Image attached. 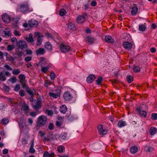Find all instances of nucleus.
<instances>
[{
    "instance_id": "obj_34",
    "label": "nucleus",
    "mask_w": 157,
    "mask_h": 157,
    "mask_svg": "<svg viewBox=\"0 0 157 157\" xmlns=\"http://www.w3.org/2000/svg\"><path fill=\"white\" fill-rule=\"evenodd\" d=\"M127 80L128 83L131 82L133 80V78L132 76L131 75H128L127 77Z\"/></svg>"
},
{
    "instance_id": "obj_12",
    "label": "nucleus",
    "mask_w": 157,
    "mask_h": 157,
    "mask_svg": "<svg viewBox=\"0 0 157 157\" xmlns=\"http://www.w3.org/2000/svg\"><path fill=\"white\" fill-rule=\"evenodd\" d=\"M45 53V51L44 49L42 48H39L36 51L37 55H43Z\"/></svg>"
},
{
    "instance_id": "obj_15",
    "label": "nucleus",
    "mask_w": 157,
    "mask_h": 157,
    "mask_svg": "<svg viewBox=\"0 0 157 157\" xmlns=\"http://www.w3.org/2000/svg\"><path fill=\"white\" fill-rule=\"evenodd\" d=\"M105 40L107 42L113 43L114 42V39L109 35H107L105 37Z\"/></svg>"
},
{
    "instance_id": "obj_28",
    "label": "nucleus",
    "mask_w": 157,
    "mask_h": 157,
    "mask_svg": "<svg viewBox=\"0 0 157 157\" xmlns=\"http://www.w3.org/2000/svg\"><path fill=\"white\" fill-rule=\"evenodd\" d=\"M140 67L138 66L134 65L133 68V70L135 72H138L140 71Z\"/></svg>"
},
{
    "instance_id": "obj_2",
    "label": "nucleus",
    "mask_w": 157,
    "mask_h": 157,
    "mask_svg": "<svg viewBox=\"0 0 157 157\" xmlns=\"http://www.w3.org/2000/svg\"><path fill=\"white\" fill-rule=\"evenodd\" d=\"M47 118L44 116H41L39 117L37 120L38 125L40 127L44 125L46 122Z\"/></svg>"
},
{
    "instance_id": "obj_24",
    "label": "nucleus",
    "mask_w": 157,
    "mask_h": 157,
    "mask_svg": "<svg viewBox=\"0 0 157 157\" xmlns=\"http://www.w3.org/2000/svg\"><path fill=\"white\" fill-rule=\"evenodd\" d=\"M138 151V148L136 146H132L130 148V151L131 153L134 154Z\"/></svg>"
},
{
    "instance_id": "obj_36",
    "label": "nucleus",
    "mask_w": 157,
    "mask_h": 157,
    "mask_svg": "<svg viewBox=\"0 0 157 157\" xmlns=\"http://www.w3.org/2000/svg\"><path fill=\"white\" fill-rule=\"evenodd\" d=\"M14 48V45H9L7 46V50L8 51L13 50Z\"/></svg>"
},
{
    "instance_id": "obj_1",
    "label": "nucleus",
    "mask_w": 157,
    "mask_h": 157,
    "mask_svg": "<svg viewBox=\"0 0 157 157\" xmlns=\"http://www.w3.org/2000/svg\"><path fill=\"white\" fill-rule=\"evenodd\" d=\"M17 10V11L21 12L23 13H25L29 12L30 10L28 3L25 2L18 5Z\"/></svg>"
},
{
    "instance_id": "obj_29",
    "label": "nucleus",
    "mask_w": 157,
    "mask_h": 157,
    "mask_svg": "<svg viewBox=\"0 0 157 157\" xmlns=\"http://www.w3.org/2000/svg\"><path fill=\"white\" fill-rule=\"evenodd\" d=\"M26 91L30 95L31 97H33V92L31 91L30 88L29 87H27L25 89Z\"/></svg>"
},
{
    "instance_id": "obj_39",
    "label": "nucleus",
    "mask_w": 157,
    "mask_h": 157,
    "mask_svg": "<svg viewBox=\"0 0 157 157\" xmlns=\"http://www.w3.org/2000/svg\"><path fill=\"white\" fill-rule=\"evenodd\" d=\"M49 67L47 66L45 67H41V71L44 73H45L48 70Z\"/></svg>"
},
{
    "instance_id": "obj_37",
    "label": "nucleus",
    "mask_w": 157,
    "mask_h": 157,
    "mask_svg": "<svg viewBox=\"0 0 157 157\" xmlns=\"http://www.w3.org/2000/svg\"><path fill=\"white\" fill-rule=\"evenodd\" d=\"M102 81V78L101 77H100L96 81V83L98 85L100 84L101 83Z\"/></svg>"
},
{
    "instance_id": "obj_54",
    "label": "nucleus",
    "mask_w": 157,
    "mask_h": 157,
    "mask_svg": "<svg viewBox=\"0 0 157 157\" xmlns=\"http://www.w3.org/2000/svg\"><path fill=\"white\" fill-rule=\"evenodd\" d=\"M90 5L92 6H95L97 5V2L95 0L92 1L91 2Z\"/></svg>"
},
{
    "instance_id": "obj_27",
    "label": "nucleus",
    "mask_w": 157,
    "mask_h": 157,
    "mask_svg": "<svg viewBox=\"0 0 157 157\" xmlns=\"http://www.w3.org/2000/svg\"><path fill=\"white\" fill-rule=\"evenodd\" d=\"M87 38L88 42L90 44L93 43L96 40L95 38L90 36H87Z\"/></svg>"
},
{
    "instance_id": "obj_58",
    "label": "nucleus",
    "mask_w": 157,
    "mask_h": 157,
    "mask_svg": "<svg viewBox=\"0 0 157 157\" xmlns=\"http://www.w3.org/2000/svg\"><path fill=\"white\" fill-rule=\"evenodd\" d=\"M4 67L5 68H6V69L7 70H10V71H11V70H12V68L11 67H10L8 65H5L4 66Z\"/></svg>"
},
{
    "instance_id": "obj_35",
    "label": "nucleus",
    "mask_w": 157,
    "mask_h": 157,
    "mask_svg": "<svg viewBox=\"0 0 157 157\" xmlns=\"http://www.w3.org/2000/svg\"><path fill=\"white\" fill-rule=\"evenodd\" d=\"M64 148L63 146H59L57 147V149L58 152L60 153H62L63 152V150Z\"/></svg>"
},
{
    "instance_id": "obj_51",
    "label": "nucleus",
    "mask_w": 157,
    "mask_h": 157,
    "mask_svg": "<svg viewBox=\"0 0 157 157\" xmlns=\"http://www.w3.org/2000/svg\"><path fill=\"white\" fill-rule=\"evenodd\" d=\"M46 35L48 38H50L52 40L54 39L52 35L50 33H47L46 34Z\"/></svg>"
},
{
    "instance_id": "obj_49",
    "label": "nucleus",
    "mask_w": 157,
    "mask_h": 157,
    "mask_svg": "<svg viewBox=\"0 0 157 157\" xmlns=\"http://www.w3.org/2000/svg\"><path fill=\"white\" fill-rule=\"evenodd\" d=\"M151 119L153 120H156L157 119V114L153 113L151 116Z\"/></svg>"
},
{
    "instance_id": "obj_7",
    "label": "nucleus",
    "mask_w": 157,
    "mask_h": 157,
    "mask_svg": "<svg viewBox=\"0 0 157 157\" xmlns=\"http://www.w3.org/2000/svg\"><path fill=\"white\" fill-rule=\"evenodd\" d=\"M86 15L85 14L82 16H79L77 19V22L80 24H82L85 21V18Z\"/></svg>"
},
{
    "instance_id": "obj_16",
    "label": "nucleus",
    "mask_w": 157,
    "mask_h": 157,
    "mask_svg": "<svg viewBox=\"0 0 157 157\" xmlns=\"http://www.w3.org/2000/svg\"><path fill=\"white\" fill-rule=\"evenodd\" d=\"M67 25L68 29L71 30H75L76 29L75 25L72 23H69Z\"/></svg>"
},
{
    "instance_id": "obj_13",
    "label": "nucleus",
    "mask_w": 157,
    "mask_h": 157,
    "mask_svg": "<svg viewBox=\"0 0 157 157\" xmlns=\"http://www.w3.org/2000/svg\"><path fill=\"white\" fill-rule=\"evenodd\" d=\"M2 68L0 67V80L4 81L6 79V77L4 74V71H2Z\"/></svg>"
},
{
    "instance_id": "obj_41",
    "label": "nucleus",
    "mask_w": 157,
    "mask_h": 157,
    "mask_svg": "<svg viewBox=\"0 0 157 157\" xmlns=\"http://www.w3.org/2000/svg\"><path fill=\"white\" fill-rule=\"evenodd\" d=\"M9 121L6 118H3L1 122L3 124H6Z\"/></svg>"
},
{
    "instance_id": "obj_63",
    "label": "nucleus",
    "mask_w": 157,
    "mask_h": 157,
    "mask_svg": "<svg viewBox=\"0 0 157 157\" xmlns=\"http://www.w3.org/2000/svg\"><path fill=\"white\" fill-rule=\"evenodd\" d=\"M4 74L5 76H10V74L8 71H6L5 72L4 71Z\"/></svg>"
},
{
    "instance_id": "obj_57",
    "label": "nucleus",
    "mask_w": 157,
    "mask_h": 157,
    "mask_svg": "<svg viewBox=\"0 0 157 157\" xmlns=\"http://www.w3.org/2000/svg\"><path fill=\"white\" fill-rule=\"evenodd\" d=\"M103 129V126L101 124H100L98 126V129L99 132L101 131V130H102Z\"/></svg>"
},
{
    "instance_id": "obj_33",
    "label": "nucleus",
    "mask_w": 157,
    "mask_h": 157,
    "mask_svg": "<svg viewBox=\"0 0 157 157\" xmlns=\"http://www.w3.org/2000/svg\"><path fill=\"white\" fill-rule=\"evenodd\" d=\"M146 29L145 26L143 25H139V30L140 31H144Z\"/></svg>"
},
{
    "instance_id": "obj_55",
    "label": "nucleus",
    "mask_w": 157,
    "mask_h": 157,
    "mask_svg": "<svg viewBox=\"0 0 157 157\" xmlns=\"http://www.w3.org/2000/svg\"><path fill=\"white\" fill-rule=\"evenodd\" d=\"M31 59L32 57L31 56H28L26 57L25 59V60L27 62H29L31 60Z\"/></svg>"
},
{
    "instance_id": "obj_4",
    "label": "nucleus",
    "mask_w": 157,
    "mask_h": 157,
    "mask_svg": "<svg viewBox=\"0 0 157 157\" xmlns=\"http://www.w3.org/2000/svg\"><path fill=\"white\" fill-rule=\"evenodd\" d=\"M18 46L22 49H25L27 48V45L25 42L22 40H20L17 43Z\"/></svg>"
},
{
    "instance_id": "obj_56",
    "label": "nucleus",
    "mask_w": 157,
    "mask_h": 157,
    "mask_svg": "<svg viewBox=\"0 0 157 157\" xmlns=\"http://www.w3.org/2000/svg\"><path fill=\"white\" fill-rule=\"evenodd\" d=\"M7 59L10 62H13L14 60V58L12 56L8 57L7 58Z\"/></svg>"
},
{
    "instance_id": "obj_22",
    "label": "nucleus",
    "mask_w": 157,
    "mask_h": 157,
    "mask_svg": "<svg viewBox=\"0 0 157 157\" xmlns=\"http://www.w3.org/2000/svg\"><path fill=\"white\" fill-rule=\"evenodd\" d=\"M2 35L3 36H10V31L8 29H5L2 33Z\"/></svg>"
},
{
    "instance_id": "obj_18",
    "label": "nucleus",
    "mask_w": 157,
    "mask_h": 157,
    "mask_svg": "<svg viewBox=\"0 0 157 157\" xmlns=\"http://www.w3.org/2000/svg\"><path fill=\"white\" fill-rule=\"evenodd\" d=\"M41 102L39 100H38L37 101L36 104L33 106V108L35 110H38L41 107Z\"/></svg>"
},
{
    "instance_id": "obj_40",
    "label": "nucleus",
    "mask_w": 157,
    "mask_h": 157,
    "mask_svg": "<svg viewBox=\"0 0 157 157\" xmlns=\"http://www.w3.org/2000/svg\"><path fill=\"white\" fill-rule=\"evenodd\" d=\"M67 136V134L66 133H64L61 134L60 136V138L61 139L64 140L66 139V138Z\"/></svg>"
},
{
    "instance_id": "obj_52",
    "label": "nucleus",
    "mask_w": 157,
    "mask_h": 157,
    "mask_svg": "<svg viewBox=\"0 0 157 157\" xmlns=\"http://www.w3.org/2000/svg\"><path fill=\"white\" fill-rule=\"evenodd\" d=\"M13 33H14V34L16 36H19L21 35L19 31H17V30H14Z\"/></svg>"
},
{
    "instance_id": "obj_20",
    "label": "nucleus",
    "mask_w": 157,
    "mask_h": 157,
    "mask_svg": "<svg viewBox=\"0 0 157 157\" xmlns=\"http://www.w3.org/2000/svg\"><path fill=\"white\" fill-rule=\"evenodd\" d=\"M67 108L65 105H63L61 106L59 109L60 112L63 113H65L67 111Z\"/></svg>"
},
{
    "instance_id": "obj_60",
    "label": "nucleus",
    "mask_w": 157,
    "mask_h": 157,
    "mask_svg": "<svg viewBox=\"0 0 157 157\" xmlns=\"http://www.w3.org/2000/svg\"><path fill=\"white\" fill-rule=\"evenodd\" d=\"M26 53L27 55H30L32 53V51L29 49H26Z\"/></svg>"
},
{
    "instance_id": "obj_32",
    "label": "nucleus",
    "mask_w": 157,
    "mask_h": 157,
    "mask_svg": "<svg viewBox=\"0 0 157 157\" xmlns=\"http://www.w3.org/2000/svg\"><path fill=\"white\" fill-rule=\"evenodd\" d=\"M12 74L15 75H17L20 73V71L17 69L13 70L12 71Z\"/></svg>"
},
{
    "instance_id": "obj_53",
    "label": "nucleus",
    "mask_w": 157,
    "mask_h": 157,
    "mask_svg": "<svg viewBox=\"0 0 157 157\" xmlns=\"http://www.w3.org/2000/svg\"><path fill=\"white\" fill-rule=\"evenodd\" d=\"M54 125L52 123H50L48 125V128L50 130H52L53 129Z\"/></svg>"
},
{
    "instance_id": "obj_48",
    "label": "nucleus",
    "mask_w": 157,
    "mask_h": 157,
    "mask_svg": "<svg viewBox=\"0 0 157 157\" xmlns=\"http://www.w3.org/2000/svg\"><path fill=\"white\" fill-rule=\"evenodd\" d=\"M107 130H105L103 129L102 130H101V131L99 132V133L100 134L105 135L107 133Z\"/></svg>"
},
{
    "instance_id": "obj_46",
    "label": "nucleus",
    "mask_w": 157,
    "mask_h": 157,
    "mask_svg": "<svg viewBox=\"0 0 157 157\" xmlns=\"http://www.w3.org/2000/svg\"><path fill=\"white\" fill-rule=\"evenodd\" d=\"M20 82L21 83L23 88H25L26 89V88L27 87H28L25 84V80L24 81H21Z\"/></svg>"
},
{
    "instance_id": "obj_19",
    "label": "nucleus",
    "mask_w": 157,
    "mask_h": 157,
    "mask_svg": "<svg viewBox=\"0 0 157 157\" xmlns=\"http://www.w3.org/2000/svg\"><path fill=\"white\" fill-rule=\"evenodd\" d=\"M58 92H56V94L53 93H49V95L50 96L54 98H57L59 96L60 90H57Z\"/></svg>"
},
{
    "instance_id": "obj_17",
    "label": "nucleus",
    "mask_w": 157,
    "mask_h": 157,
    "mask_svg": "<svg viewBox=\"0 0 157 157\" xmlns=\"http://www.w3.org/2000/svg\"><path fill=\"white\" fill-rule=\"evenodd\" d=\"M44 47L48 51H51L52 49V45L49 42H46L45 45Z\"/></svg>"
},
{
    "instance_id": "obj_21",
    "label": "nucleus",
    "mask_w": 157,
    "mask_h": 157,
    "mask_svg": "<svg viewBox=\"0 0 157 157\" xmlns=\"http://www.w3.org/2000/svg\"><path fill=\"white\" fill-rule=\"evenodd\" d=\"M138 11V8L136 6H134L132 8V9L131 11L132 14V15H136Z\"/></svg>"
},
{
    "instance_id": "obj_14",
    "label": "nucleus",
    "mask_w": 157,
    "mask_h": 157,
    "mask_svg": "<svg viewBox=\"0 0 157 157\" xmlns=\"http://www.w3.org/2000/svg\"><path fill=\"white\" fill-rule=\"evenodd\" d=\"M44 37V36L43 35H41L38 37L36 43V45L38 46H39L41 44Z\"/></svg>"
},
{
    "instance_id": "obj_62",
    "label": "nucleus",
    "mask_w": 157,
    "mask_h": 157,
    "mask_svg": "<svg viewBox=\"0 0 157 157\" xmlns=\"http://www.w3.org/2000/svg\"><path fill=\"white\" fill-rule=\"evenodd\" d=\"M8 150L6 149H4L2 151V153L4 154H6L8 153Z\"/></svg>"
},
{
    "instance_id": "obj_9",
    "label": "nucleus",
    "mask_w": 157,
    "mask_h": 157,
    "mask_svg": "<svg viewBox=\"0 0 157 157\" xmlns=\"http://www.w3.org/2000/svg\"><path fill=\"white\" fill-rule=\"evenodd\" d=\"M2 19L3 21L6 23H8L10 21V18L7 14L5 13L2 16Z\"/></svg>"
},
{
    "instance_id": "obj_10",
    "label": "nucleus",
    "mask_w": 157,
    "mask_h": 157,
    "mask_svg": "<svg viewBox=\"0 0 157 157\" xmlns=\"http://www.w3.org/2000/svg\"><path fill=\"white\" fill-rule=\"evenodd\" d=\"M63 97L65 100L69 101L71 99L72 96L69 92H67L64 94Z\"/></svg>"
},
{
    "instance_id": "obj_25",
    "label": "nucleus",
    "mask_w": 157,
    "mask_h": 157,
    "mask_svg": "<svg viewBox=\"0 0 157 157\" xmlns=\"http://www.w3.org/2000/svg\"><path fill=\"white\" fill-rule=\"evenodd\" d=\"M157 129L155 128L151 127L150 130V133L151 135H154L156 133Z\"/></svg>"
},
{
    "instance_id": "obj_50",
    "label": "nucleus",
    "mask_w": 157,
    "mask_h": 157,
    "mask_svg": "<svg viewBox=\"0 0 157 157\" xmlns=\"http://www.w3.org/2000/svg\"><path fill=\"white\" fill-rule=\"evenodd\" d=\"M3 89L6 92H8L10 90L9 87L7 86H4Z\"/></svg>"
},
{
    "instance_id": "obj_61",
    "label": "nucleus",
    "mask_w": 157,
    "mask_h": 157,
    "mask_svg": "<svg viewBox=\"0 0 157 157\" xmlns=\"http://www.w3.org/2000/svg\"><path fill=\"white\" fill-rule=\"evenodd\" d=\"M29 152L31 153H34L35 152V150L33 148H30L29 150Z\"/></svg>"
},
{
    "instance_id": "obj_8",
    "label": "nucleus",
    "mask_w": 157,
    "mask_h": 157,
    "mask_svg": "<svg viewBox=\"0 0 157 157\" xmlns=\"http://www.w3.org/2000/svg\"><path fill=\"white\" fill-rule=\"evenodd\" d=\"M28 25L31 27H36L38 26V22L35 20H31L29 21Z\"/></svg>"
},
{
    "instance_id": "obj_38",
    "label": "nucleus",
    "mask_w": 157,
    "mask_h": 157,
    "mask_svg": "<svg viewBox=\"0 0 157 157\" xmlns=\"http://www.w3.org/2000/svg\"><path fill=\"white\" fill-rule=\"evenodd\" d=\"M44 157H52V155L48 153V151H45L43 155Z\"/></svg>"
},
{
    "instance_id": "obj_30",
    "label": "nucleus",
    "mask_w": 157,
    "mask_h": 157,
    "mask_svg": "<svg viewBox=\"0 0 157 157\" xmlns=\"http://www.w3.org/2000/svg\"><path fill=\"white\" fill-rule=\"evenodd\" d=\"M22 108L23 110L25 111H28L29 108V106L25 104H24L22 106Z\"/></svg>"
},
{
    "instance_id": "obj_6",
    "label": "nucleus",
    "mask_w": 157,
    "mask_h": 157,
    "mask_svg": "<svg viewBox=\"0 0 157 157\" xmlns=\"http://www.w3.org/2000/svg\"><path fill=\"white\" fill-rule=\"evenodd\" d=\"M122 45L124 48L128 50L131 49L132 48V44L128 42H124Z\"/></svg>"
},
{
    "instance_id": "obj_47",
    "label": "nucleus",
    "mask_w": 157,
    "mask_h": 157,
    "mask_svg": "<svg viewBox=\"0 0 157 157\" xmlns=\"http://www.w3.org/2000/svg\"><path fill=\"white\" fill-rule=\"evenodd\" d=\"M20 89V86L18 84H17L14 89V90L15 91H18Z\"/></svg>"
},
{
    "instance_id": "obj_42",
    "label": "nucleus",
    "mask_w": 157,
    "mask_h": 157,
    "mask_svg": "<svg viewBox=\"0 0 157 157\" xmlns=\"http://www.w3.org/2000/svg\"><path fill=\"white\" fill-rule=\"evenodd\" d=\"M56 77L55 74L53 72H51L50 78L51 80H54Z\"/></svg>"
},
{
    "instance_id": "obj_5",
    "label": "nucleus",
    "mask_w": 157,
    "mask_h": 157,
    "mask_svg": "<svg viewBox=\"0 0 157 157\" xmlns=\"http://www.w3.org/2000/svg\"><path fill=\"white\" fill-rule=\"evenodd\" d=\"M137 110L139 113V115L142 117H145L147 115V112L145 111L142 110L141 106L137 108Z\"/></svg>"
},
{
    "instance_id": "obj_59",
    "label": "nucleus",
    "mask_w": 157,
    "mask_h": 157,
    "mask_svg": "<svg viewBox=\"0 0 157 157\" xmlns=\"http://www.w3.org/2000/svg\"><path fill=\"white\" fill-rule=\"evenodd\" d=\"M19 94L23 97L25 95L24 91L23 90H21L19 92Z\"/></svg>"
},
{
    "instance_id": "obj_23",
    "label": "nucleus",
    "mask_w": 157,
    "mask_h": 157,
    "mask_svg": "<svg viewBox=\"0 0 157 157\" xmlns=\"http://www.w3.org/2000/svg\"><path fill=\"white\" fill-rule=\"evenodd\" d=\"M127 124L125 121H120L118 123V126L120 128L126 125Z\"/></svg>"
},
{
    "instance_id": "obj_11",
    "label": "nucleus",
    "mask_w": 157,
    "mask_h": 157,
    "mask_svg": "<svg viewBox=\"0 0 157 157\" xmlns=\"http://www.w3.org/2000/svg\"><path fill=\"white\" fill-rule=\"evenodd\" d=\"M95 77L94 75H90L87 77L86 81L88 83L92 82L95 79Z\"/></svg>"
},
{
    "instance_id": "obj_45",
    "label": "nucleus",
    "mask_w": 157,
    "mask_h": 157,
    "mask_svg": "<svg viewBox=\"0 0 157 157\" xmlns=\"http://www.w3.org/2000/svg\"><path fill=\"white\" fill-rule=\"evenodd\" d=\"M25 39L29 43L32 42L34 41V39L33 38H28V37H26L25 38Z\"/></svg>"
},
{
    "instance_id": "obj_31",
    "label": "nucleus",
    "mask_w": 157,
    "mask_h": 157,
    "mask_svg": "<svg viewBox=\"0 0 157 157\" xmlns=\"http://www.w3.org/2000/svg\"><path fill=\"white\" fill-rule=\"evenodd\" d=\"M59 13L60 16H63L66 13V10L64 9H61L59 11Z\"/></svg>"
},
{
    "instance_id": "obj_44",
    "label": "nucleus",
    "mask_w": 157,
    "mask_h": 157,
    "mask_svg": "<svg viewBox=\"0 0 157 157\" xmlns=\"http://www.w3.org/2000/svg\"><path fill=\"white\" fill-rule=\"evenodd\" d=\"M51 82L49 81L46 80L44 81V86H49L51 85Z\"/></svg>"
},
{
    "instance_id": "obj_64",
    "label": "nucleus",
    "mask_w": 157,
    "mask_h": 157,
    "mask_svg": "<svg viewBox=\"0 0 157 157\" xmlns=\"http://www.w3.org/2000/svg\"><path fill=\"white\" fill-rule=\"evenodd\" d=\"M48 114V115H51L53 114L52 112L50 110H48L47 111Z\"/></svg>"
},
{
    "instance_id": "obj_26",
    "label": "nucleus",
    "mask_w": 157,
    "mask_h": 157,
    "mask_svg": "<svg viewBox=\"0 0 157 157\" xmlns=\"http://www.w3.org/2000/svg\"><path fill=\"white\" fill-rule=\"evenodd\" d=\"M154 149L153 148L151 147L148 146H146L144 147V150L145 151L147 152H151Z\"/></svg>"
},
{
    "instance_id": "obj_43",
    "label": "nucleus",
    "mask_w": 157,
    "mask_h": 157,
    "mask_svg": "<svg viewBox=\"0 0 157 157\" xmlns=\"http://www.w3.org/2000/svg\"><path fill=\"white\" fill-rule=\"evenodd\" d=\"M19 78L21 80V81H24L25 79V77L24 75H20L19 76Z\"/></svg>"
},
{
    "instance_id": "obj_3",
    "label": "nucleus",
    "mask_w": 157,
    "mask_h": 157,
    "mask_svg": "<svg viewBox=\"0 0 157 157\" xmlns=\"http://www.w3.org/2000/svg\"><path fill=\"white\" fill-rule=\"evenodd\" d=\"M59 48L62 52L65 53L70 51L71 47L67 44H62L59 46Z\"/></svg>"
}]
</instances>
